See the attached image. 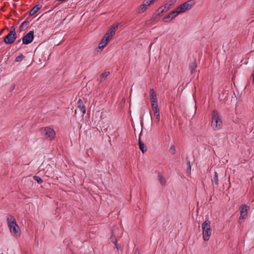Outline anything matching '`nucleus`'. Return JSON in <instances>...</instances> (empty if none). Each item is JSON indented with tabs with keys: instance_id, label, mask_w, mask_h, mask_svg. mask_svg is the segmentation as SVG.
<instances>
[{
	"instance_id": "obj_38",
	"label": "nucleus",
	"mask_w": 254,
	"mask_h": 254,
	"mask_svg": "<svg viewBox=\"0 0 254 254\" xmlns=\"http://www.w3.org/2000/svg\"><path fill=\"white\" fill-rule=\"evenodd\" d=\"M154 1H156V0H153Z\"/></svg>"
},
{
	"instance_id": "obj_31",
	"label": "nucleus",
	"mask_w": 254,
	"mask_h": 254,
	"mask_svg": "<svg viewBox=\"0 0 254 254\" xmlns=\"http://www.w3.org/2000/svg\"><path fill=\"white\" fill-rule=\"evenodd\" d=\"M153 111V112H154V115L155 114L159 113V110L158 108L156 109V110L154 109Z\"/></svg>"
},
{
	"instance_id": "obj_28",
	"label": "nucleus",
	"mask_w": 254,
	"mask_h": 254,
	"mask_svg": "<svg viewBox=\"0 0 254 254\" xmlns=\"http://www.w3.org/2000/svg\"><path fill=\"white\" fill-rule=\"evenodd\" d=\"M111 242H112L114 244H115V241H117V239L115 236L112 235L110 238Z\"/></svg>"
},
{
	"instance_id": "obj_32",
	"label": "nucleus",
	"mask_w": 254,
	"mask_h": 254,
	"mask_svg": "<svg viewBox=\"0 0 254 254\" xmlns=\"http://www.w3.org/2000/svg\"><path fill=\"white\" fill-rule=\"evenodd\" d=\"M147 4V6L149 5H150L151 3V2L150 1V0H145V3Z\"/></svg>"
},
{
	"instance_id": "obj_23",
	"label": "nucleus",
	"mask_w": 254,
	"mask_h": 254,
	"mask_svg": "<svg viewBox=\"0 0 254 254\" xmlns=\"http://www.w3.org/2000/svg\"><path fill=\"white\" fill-rule=\"evenodd\" d=\"M33 178L39 184H42L43 182V180L38 176H35Z\"/></svg>"
},
{
	"instance_id": "obj_18",
	"label": "nucleus",
	"mask_w": 254,
	"mask_h": 254,
	"mask_svg": "<svg viewBox=\"0 0 254 254\" xmlns=\"http://www.w3.org/2000/svg\"><path fill=\"white\" fill-rule=\"evenodd\" d=\"M158 180L159 181L160 183L162 186L165 185L166 181L165 178L163 177V176L162 174H158Z\"/></svg>"
},
{
	"instance_id": "obj_14",
	"label": "nucleus",
	"mask_w": 254,
	"mask_h": 254,
	"mask_svg": "<svg viewBox=\"0 0 254 254\" xmlns=\"http://www.w3.org/2000/svg\"><path fill=\"white\" fill-rule=\"evenodd\" d=\"M175 10V12L174 14L177 13L178 15L187 11V10L186 9L185 6L183 5V4L178 6Z\"/></svg>"
},
{
	"instance_id": "obj_2",
	"label": "nucleus",
	"mask_w": 254,
	"mask_h": 254,
	"mask_svg": "<svg viewBox=\"0 0 254 254\" xmlns=\"http://www.w3.org/2000/svg\"><path fill=\"white\" fill-rule=\"evenodd\" d=\"M6 221L10 233L15 237H17L20 235V229L16 224L15 219L11 215L7 216Z\"/></svg>"
},
{
	"instance_id": "obj_34",
	"label": "nucleus",
	"mask_w": 254,
	"mask_h": 254,
	"mask_svg": "<svg viewBox=\"0 0 254 254\" xmlns=\"http://www.w3.org/2000/svg\"><path fill=\"white\" fill-rule=\"evenodd\" d=\"M252 77H253V83L254 84V71L252 73Z\"/></svg>"
},
{
	"instance_id": "obj_19",
	"label": "nucleus",
	"mask_w": 254,
	"mask_h": 254,
	"mask_svg": "<svg viewBox=\"0 0 254 254\" xmlns=\"http://www.w3.org/2000/svg\"><path fill=\"white\" fill-rule=\"evenodd\" d=\"M110 72L108 71L105 72L103 73L99 78V81L100 82L103 81L107 77L108 75L109 74Z\"/></svg>"
},
{
	"instance_id": "obj_9",
	"label": "nucleus",
	"mask_w": 254,
	"mask_h": 254,
	"mask_svg": "<svg viewBox=\"0 0 254 254\" xmlns=\"http://www.w3.org/2000/svg\"><path fill=\"white\" fill-rule=\"evenodd\" d=\"M175 12V10L172 11L170 12L167 15L165 16L162 19L163 22H168L177 17L178 15L177 13L174 14Z\"/></svg>"
},
{
	"instance_id": "obj_35",
	"label": "nucleus",
	"mask_w": 254,
	"mask_h": 254,
	"mask_svg": "<svg viewBox=\"0 0 254 254\" xmlns=\"http://www.w3.org/2000/svg\"><path fill=\"white\" fill-rule=\"evenodd\" d=\"M159 9H162V10L161 11V13L166 11H165V9L164 8H160Z\"/></svg>"
},
{
	"instance_id": "obj_15",
	"label": "nucleus",
	"mask_w": 254,
	"mask_h": 254,
	"mask_svg": "<svg viewBox=\"0 0 254 254\" xmlns=\"http://www.w3.org/2000/svg\"><path fill=\"white\" fill-rule=\"evenodd\" d=\"M41 7V6L40 5H36V6H34L30 11L29 12V15H34L36 12H37Z\"/></svg>"
},
{
	"instance_id": "obj_27",
	"label": "nucleus",
	"mask_w": 254,
	"mask_h": 254,
	"mask_svg": "<svg viewBox=\"0 0 254 254\" xmlns=\"http://www.w3.org/2000/svg\"><path fill=\"white\" fill-rule=\"evenodd\" d=\"M11 32H12V33L13 34L16 35V33H15V27L14 26H12L11 27L10 31V32L9 33H11Z\"/></svg>"
},
{
	"instance_id": "obj_11",
	"label": "nucleus",
	"mask_w": 254,
	"mask_h": 254,
	"mask_svg": "<svg viewBox=\"0 0 254 254\" xmlns=\"http://www.w3.org/2000/svg\"><path fill=\"white\" fill-rule=\"evenodd\" d=\"M176 2V0H170L164 5L160 7V8H164L165 11H168L170 7Z\"/></svg>"
},
{
	"instance_id": "obj_12",
	"label": "nucleus",
	"mask_w": 254,
	"mask_h": 254,
	"mask_svg": "<svg viewBox=\"0 0 254 254\" xmlns=\"http://www.w3.org/2000/svg\"><path fill=\"white\" fill-rule=\"evenodd\" d=\"M77 107L82 113L83 114H84L86 112L85 107L80 99H79L77 101Z\"/></svg>"
},
{
	"instance_id": "obj_29",
	"label": "nucleus",
	"mask_w": 254,
	"mask_h": 254,
	"mask_svg": "<svg viewBox=\"0 0 254 254\" xmlns=\"http://www.w3.org/2000/svg\"><path fill=\"white\" fill-rule=\"evenodd\" d=\"M115 247H116V248L118 249V250H120L121 249V247H120V246L117 244V241H115Z\"/></svg>"
},
{
	"instance_id": "obj_20",
	"label": "nucleus",
	"mask_w": 254,
	"mask_h": 254,
	"mask_svg": "<svg viewBox=\"0 0 254 254\" xmlns=\"http://www.w3.org/2000/svg\"><path fill=\"white\" fill-rule=\"evenodd\" d=\"M138 144H139V149H140L141 152L143 153H144L146 151V149L145 148L144 144L140 141V139H139V140H138Z\"/></svg>"
},
{
	"instance_id": "obj_36",
	"label": "nucleus",
	"mask_w": 254,
	"mask_h": 254,
	"mask_svg": "<svg viewBox=\"0 0 254 254\" xmlns=\"http://www.w3.org/2000/svg\"><path fill=\"white\" fill-rule=\"evenodd\" d=\"M150 1L151 2V3H153L154 2L153 0H150Z\"/></svg>"
},
{
	"instance_id": "obj_7",
	"label": "nucleus",
	"mask_w": 254,
	"mask_h": 254,
	"mask_svg": "<svg viewBox=\"0 0 254 254\" xmlns=\"http://www.w3.org/2000/svg\"><path fill=\"white\" fill-rule=\"evenodd\" d=\"M16 35L9 33L4 38L3 41L6 44L13 43L16 39Z\"/></svg>"
},
{
	"instance_id": "obj_26",
	"label": "nucleus",
	"mask_w": 254,
	"mask_h": 254,
	"mask_svg": "<svg viewBox=\"0 0 254 254\" xmlns=\"http://www.w3.org/2000/svg\"><path fill=\"white\" fill-rule=\"evenodd\" d=\"M152 110L158 108L157 102L151 103Z\"/></svg>"
},
{
	"instance_id": "obj_16",
	"label": "nucleus",
	"mask_w": 254,
	"mask_h": 254,
	"mask_svg": "<svg viewBox=\"0 0 254 254\" xmlns=\"http://www.w3.org/2000/svg\"><path fill=\"white\" fill-rule=\"evenodd\" d=\"M196 66V63L195 60L193 61L190 64L189 69L191 73H192L195 71Z\"/></svg>"
},
{
	"instance_id": "obj_4",
	"label": "nucleus",
	"mask_w": 254,
	"mask_h": 254,
	"mask_svg": "<svg viewBox=\"0 0 254 254\" xmlns=\"http://www.w3.org/2000/svg\"><path fill=\"white\" fill-rule=\"evenodd\" d=\"M222 124V121L219 118L218 113L214 111L212 113L211 126L214 130H218L221 128Z\"/></svg>"
},
{
	"instance_id": "obj_6",
	"label": "nucleus",
	"mask_w": 254,
	"mask_h": 254,
	"mask_svg": "<svg viewBox=\"0 0 254 254\" xmlns=\"http://www.w3.org/2000/svg\"><path fill=\"white\" fill-rule=\"evenodd\" d=\"M34 31H30L25 35H24L22 38V43L23 44H29L31 43L34 39Z\"/></svg>"
},
{
	"instance_id": "obj_10",
	"label": "nucleus",
	"mask_w": 254,
	"mask_h": 254,
	"mask_svg": "<svg viewBox=\"0 0 254 254\" xmlns=\"http://www.w3.org/2000/svg\"><path fill=\"white\" fill-rule=\"evenodd\" d=\"M195 4V2L193 0H189L183 3V5L185 6V8L187 11L190 10Z\"/></svg>"
},
{
	"instance_id": "obj_1",
	"label": "nucleus",
	"mask_w": 254,
	"mask_h": 254,
	"mask_svg": "<svg viewBox=\"0 0 254 254\" xmlns=\"http://www.w3.org/2000/svg\"><path fill=\"white\" fill-rule=\"evenodd\" d=\"M119 24H117L112 25L106 33L99 44L98 48L99 49L102 50L106 46L109 40L115 35Z\"/></svg>"
},
{
	"instance_id": "obj_8",
	"label": "nucleus",
	"mask_w": 254,
	"mask_h": 254,
	"mask_svg": "<svg viewBox=\"0 0 254 254\" xmlns=\"http://www.w3.org/2000/svg\"><path fill=\"white\" fill-rule=\"evenodd\" d=\"M249 209V206L246 204H243L241 207V212L240 220L245 219L247 216V211Z\"/></svg>"
},
{
	"instance_id": "obj_24",
	"label": "nucleus",
	"mask_w": 254,
	"mask_h": 254,
	"mask_svg": "<svg viewBox=\"0 0 254 254\" xmlns=\"http://www.w3.org/2000/svg\"><path fill=\"white\" fill-rule=\"evenodd\" d=\"M156 118V123L158 124L160 122V113L154 115Z\"/></svg>"
},
{
	"instance_id": "obj_5",
	"label": "nucleus",
	"mask_w": 254,
	"mask_h": 254,
	"mask_svg": "<svg viewBox=\"0 0 254 254\" xmlns=\"http://www.w3.org/2000/svg\"><path fill=\"white\" fill-rule=\"evenodd\" d=\"M43 135L49 140H52L55 137L56 133L54 130L49 127H46L42 129Z\"/></svg>"
},
{
	"instance_id": "obj_17",
	"label": "nucleus",
	"mask_w": 254,
	"mask_h": 254,
	"mask_svg": "<svg viewBox=\"0 0 254 254\" xmlns=\"http://www.w3.org/2000/svg\"><path fill=\"white\" fill-rule=\"evenodd\" d=\"M147 4H141L137 9V12L138 13H141L145 11L147 9Z\"/></svg>"
},
{
	"instance_id": "obj_37",
	"label": "nucleus",
	"mask_w": 254,
	"mask_h": 254,
	"mask_svg": "<svg viewBox=\"0 0 254 254\" xmlns=\"http://www.w3.org/2000/svg\"><path fill=\"white\" fill-rule=\"evenodd\" d=\"M150 1L151 2V3H153L154 2L153 0H150Z\"/></svg>"
},
{
	"instance_id": "obj_21",
	"label": "nucleus",
	"mask_w": 254,
	"mask_h": 254,
	"mask_svg": "<svg viewBox=\"0 0 254 254\" xmlns=\"http://www.w3.org/2000/svg\"><path fill=\"white\" fill-rule=\"evenodd\" d=\"M24 58V56L22 54H20L18 56H17L15 59V62H21L23 59Z\"/></svg>"
},
{
	"instance_id": "obj_22",
	"label": "nucleus",
	"mask_w": 254,
	"mask_h": 254,
	"mask_svg": "<svg viewBox=\"0 0 254 254\" xmlns=\"http://www.w3.org/2000/svg\"><path fill=\"white\" fill-rule=\"evenodd\" d=\"M213 181L216 185H218V177L216 172H215V175L213 178Z\"/></svg>"
},
{
	"instance_id": "obj_25",
	"label": "nucleus",
	"mask_w": 254,
	"mask_h": 254,
	"mask_svg": "<svg viewBox=\"0 0 254 254\" xmlns=\"http://www.w3.org/2000/svg\"><path fill=\"white\" fill-rule=\"evenodd\" d=\"M169 151L171 153H172V154H175V153H176V150H175V147L174 145H172L171 146L170 149H169Z\"/></svg>"
},
{
	"instance_id": "obj_13",
	"label": "nucleus",
	"mask_w": 254,
	"mask_h": 254,
	"mask_svg": "<svg viewBox=\"0 0 254 254\" xmlns=\"http://www.w3.org/2000/svg\"><path fill=\"white\" fill-rule=\"evenodd\" d=\"M150 95L151 103L157 102L156 94L154 89H151L150 90Z\"/></svg>"
},
{
	"instance_id": "obj_30",
	"label": "nucleus",
	"mask_w": 254,
	"mask_h": 254,
	"mask_svg": "<svg viewBox=\"0 0 254 254\" xmlns=\"http://www.w3.org/2000/svg\"><path fill=\"white\" fill-rule=\"evenodd\" d=\"M190 168H191V166H190V161H189L188 162V170L189 171V172H190Z\"/></svg>"
},
{
	"instance_id": "obj_33",
	"label": "nucleus",
	"mask_w": 254,
	"mask_h": 254,
	"mask_svg": "<svg viewBox=\"0 0 254 254\" xmlns=\"http://www.w3.org/2000/svg\"><path fill=\"white\" fill-rule=\"evenodd\" d=\"M26 22L25 21L24 22H23L20 26L19 28L20 29H21V30H22V28H23V25L26 23Z\"/></svg>"
},
{
	"instance_id": "obj_3",
	"label": "nucleus",
	"mask_w": 254,
	"mask_h": 254,
	"mask_svg": "<svg viewBox=\"0 0 254 254\" xmlns=\"http://www.w3.org/2000/svg\"><path fill=\"white\" fill-rule=\"evenodd\" d=\"M210 224V221L208 220H205L202 224L203 239L205 241L209 240L212 234V229Z\"/></svg>"
}]
</instances>
